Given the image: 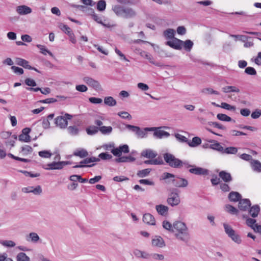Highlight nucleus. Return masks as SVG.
<instances>
[{"instance_id": "1", "label": "nucleus", "mask_w": 261, "mask_h": 261, "mask_svg": "<svg viewBox=\"0 0 261 261\" xmlns=\"http://www.w3.org/2000/svg\"><path fill=\"white\" fill-rule=\"evenodd\" d=\"M175 238L179 241L187 243L191 239L188 227L185 223L177 221L173 223Z\"/></svg>"}, {"instance_id": "2", "label": "nucleus", "mask_w": 261, "mask_h": 261, "mask_svg": "<svg viewBox=\"0 0 261 261\" xmlns=\"http://www.w3.org/2000/svg\"><path fill=\"white\" fill-rule=\"evenodd\" d=\"M112 10L118 16L125 18H134L137 15L136 12L133 8L120 5L113 6Z\"/></svg>"}, {"instance_id": "3", "label": "nucleus", "mask_w": 261, "mask_h": 261, "mask_svg": "<svg viewBox=\"0 0 261 261\" xmlns=\"http://www.w3.org/2000/svg\"><path fill=\"white\" fill-rule=\"evenodd\" d=\"M125 127L128 130L134 133L138 138H144L147 136V132L155 129V127H145L141 129L140 127L130 124H126Z\"/></svg>"}, {"instance_id": "4", "label": "nucleus", "mask_w": 261, "mask_h": 261, "mask_svg": "<svg viewBox=\"0 0 261 261\" xmlns=\"http://www.w3.org/2000/svg\"><path fill=\"white\" fill-rule=\"evenodd\" d=\"M169 178H173L172 181L174 186L178 188L186 187L188 185V181L185 178H181L175 176V175L170 173H164L163 179H166Z\"/></svg>"}, {"instance_id": "5", "label": "nucleus", "mask_w": 261, "mask_h": 261, "mask_svg": "<svg viewBox=\"0 0 261 261\" xmlns=\"http://www.w3.org/2000/svg\"><path fill=\"white\" fill-rule=\"evenodd\" d=\"M163 157L166 163L171 167L178 168L182 166V161L172 154L165 153L163 154Z\"/></svg>"}, {"instance_id": "6", "label": "nucleus", "mask_w": 261, "mask_h": 261, "mask_svg": "<svg viewBox=\"0 0 261 261\" xmlns=\"http://www.w3.org/2000/svg\"><path fill=\"white\" fill-rule=\"evenodd\" d=\"M72 117V115L66 113L64 116H60L56 118L54 120L55 123L57 126L61 128H65L68 125L67 120H70Z\"/></svg>"}, {"instance_id": "7", "label": "nucleus", "mask_w": 261, "mask_h": 261, "mask_svg": "<svg viewBox=\"0 0 261 261\" xmlns=\"http://www.w3.org/2000/svg\"><path fill=\"white\" fill-rule=\"evenodd\" d=\"M180 202L178 194L175 192H171L167 199V203L172 206L177 205Z\"/></svg>"}, {"instance_id": "8", "label": "nucleus", "mask_w": 261, "mask_h": 261, "mask_svg": "<svg viewBox=\"0 0 261 261\" xmlns=\"http://www.w3.org/2000/svg\"><path fill=\"white\" fill-rule=\"evenodd\" d=\"M151 245L153 247L162 248L166 246L164 239L160 236H155L151 240Z\"/></svg>"}, {"instance_id": "9", "label": "nucleus", "mask_w": 261, "mask_h": 261, "mask_svg": "<svg viewBox=\"0 0 261 261\" xmlns=\"http://www.w3.org/2000/svg\"><path fill=\"white\" fill-rule=\"evenodd\" d=\"M172 41H168L166 42V44L168 45L170 47L174 48L177 50L181 49V42L182 40L177 39L176 38H174L172 39Z\"/></svg>"}, {"instance_id": "10", "label": "nucleus", "mask_w": 261, "mask_h": 261, "mask_svg": "<svg viewBox=\"0 0 261 261\" xmlns=\"http://www.w3.org/2000/svg\"><path fill=\"white\" fill-rule=\"evenodd\" d=\"M22 191L24 193H33L35 195H40L42 193V190L40 186H37L35 188L34 187H28L22 188Z\"/></svg>"}, {"instance_id": "11", "label": "nucleus", "mask_w": 261, "mask_h": 261, "mask_svg": "<svg viewBox=\"0 0 261 261\" xmlns=\"http://www.w3.org/2000/svg\"><path fill=\"white\" fill-rule=\"evenodd\" d=\"M83 81L89 86L95 89H99L100 87V85L99 82L90 77H84L83 78Z\"/></svg>"}, {"instance_id": "12", "label": "nucleus", "mask_w": 261, "mask_h": 261, "mask_svg": "<svg viewBox=\"0 0 261 261\" xmlns=\"http://www.w3.org/2000/svg\"><path fill=\"white\" fill-rule=\"evenodd\" d=\"M16 11L18 14L21 15H24L30 14L32 12V9L25 5H21L17 6Z\"/></svg>"}, {"instance_id": "13", "label": "nucleus", "mask_w": 261, "mask_h": 261, "mask_svg": "<svg viewBox=\"0 0 261 261\" xmlns=\"http://www.w3.org/2000/svg\"><path fill=\"white\" fill-rule=\"evenodd\" d=\"M189 172L195 175H208L209 174V171L207 169L201 167L191 168L189 170Z\"/></svg>"}, {"instance_id": "14", "label": "nucleus", "mask_w": 261, "mask_h": 261, "mask_svg": "<svg viewBox=\"0 0 261 261\" xmlns=\"http://www.w3.org/2000/svg\"><path fill=\"white\" fill-rule=\"evenodd\" d=\"M238 206L241 211H245L251 205L250 201L248 199H240Z\"/></svg>"}, {"instance_id": "15", "label": "nucleus", "mask_w": 261, "mask_h": 261, "mask_svg": "<svg viewBox=\"0 0 261 261\" xmlns=\"http://www.w3.org/2000/svg\"><path fill=\"white\" fill-rule=\"evenodd\" d=\"M155 128L154 130L153 136L158 139H161L163 138H167L170 136L168 132L164 131L163 130L158 129L160 128Z\"/></svg>"}, {"instance_id": "16", "label": "nucleus", "mask_w": 261, "mask_h": 261, "mask_svg": "<svg viewBox=\"0 0 261 261\" xmlns=\"http://www.w3.org/2000/svg\"><path fill=\"white\" fill-rule=\"evenodd\" d=\"M46 167L44 166L43 168L45 170H60L62 169L61 162V161L56 162L54 161L51 163H49L46 165Z\"/></svg>"}, {"instance_id": "17", "label": "nucleus", "mask_w": 261, "mask_h": 261, "mask_svg": "<svg viewBox=\"0 0 261 261\" xmlns=\"http://www.w3.org/2000/svg\"><path fill=\"white\" fill-rule=\"evenodd\" d=\"M143 221L144 223L151 225H154L155 224L154 218L149 213H146L144 215Z\"/></svg>"}, {"instance_id": "18", "label": "nucleus", "mask_w": 261, "mask_h": 261, "mask_svg": "<svg viewBox=\"0 0 261 261\" xmlns=\"http://www.w3.org/2000/svg\"><path fill=\"white\" fill-rule=\"evenodd\" d=\"M208 142L214 143L213 144H210V149L217 150L221 153L223 152V147L221 145L220 143L214 140H211Z\"/></svg>"}, {"instance_id": "19", "label": "nucleus", "mask_w": 261, "mask_h": 261, "mask_svg": "<svg viewBox=\"0 0 261 261\" xmlns=\"http://www.w3.org/2000/svg\"><path fill=\"white\" fill-rule=\"evenodd\" d=\"M26 240L33 243H37L40 240V237L36 232H30L26 236Z\"/></svg>"}, {"instance_id": "20", "label": "nucleus", "mask_w": 261, "mask_h": 261, "mask_svg": "<svg viewBox=\"0 0 261 261\" xmlns=\"http://www.w3.org/2000/svg\"><path fill=\"white\" fill-rule=\"evenodd\" d=\"M256 222V220L252 218H248L246 219L247 225L253 229L255 232H258L259 228H257V226L259 225L255 224Z\"/></svg>"}, {"instance_id": "21", "label": "nucleus", "mask_w": 261, "mask_h": 261, "mask_svg": "<svg viewBox=\"0 0 261 261\" xmlns=\"http://www.w3.org/2000/svg\"><path fill=\"white\" fill-rule=\"evenodd\" d=\"M136 160V159L131 156H123L115 159V161L117 163H127V162H133Z\"/></svg>"}, {"instance_id": "22", "label": "nucleus", "mask_w": 261, "mask_h": 261, "mask_svg": "<svg viewBox=\"0 0 261 261\" xmlns=\"http://www.w3.org/2000/svg\"><path fill=\"white\" fill-rule=\"evenodd\" d=\"M219 177L226 182H230L232 178L230 174L225 171H221L219 173Z\"/></svg>"}, {"instance_id": "23", "label": "nucleus", "mask_w": 261, "mask_h": 261, "mask_svg": "<svg viewBox=\"0 0 261 261\" xmlns=\"http://www.w3.org/2000/svg\"><path fill=\"white\" fill-rule=\"evenodd\" d=\"M155 208L158 213L163 216H166L168 212V207L164 205L160 204L155 206Z\"/></svg>"}, {"instance_id": "24", "label": "nucleus", "mask_w": 261, "mask_h": 261, "mask_svg": "<svg viewBox=\"0 0 261 261\" xmlns=\"http://www.w3.org/2000/svg\"><path fill=\"white\" fill-rule=\"evenodd\" d=\"M15 62L17 65L22 66L24 68L28 69L31 68V66L29 65V62L23 59L17 58L16 59Z\"/></svg>"}, {"instance_id": "25", "label": "nucleus", "mask_w": 261, "mask_h": 261, "mask_svg": "<svg viewBox=\"0 0 261 261\" xmlns=\"http://www.w3.org/2000/svg\"><path fill=\"white\" fill-rule=\"evenodd\" d=\"M175 31L173 29H168L163 32V36L166 39H172L175 38Z\"/></svg>"}, {"instance_id": "26", "label": "nucleus", "mask_w": 261, "mask_h": 261, "mask_svg": "<svg viewBox=\"0 0 261 261\" xmlns=\"http://www.w3.org/2000/svg\"><path fill=\"white\" fill-rule=\"evenodd\" d=\"M73 154L81 158H84L88 156V152L86 149L80 148L74 151Z\"/></svg>"}, {"instance_id": "27", "label": "nucleus", "mask_w": 261, "mask_h": 261, "mask_svg": "<svg viewBox=\"0 0 261 261\" xmlns=\"http://www.w3.org/2000/svg\"><path fill=\"white\" fill-rule=\"evenodd\" d=\"M141 155L148 159H153L157 155V153L151 149H146L142 151Z\"/></svg>"}, {"instance_id": "28", "label": "nucleus", "mask_w": 261, "mask_h": 261, "mask_svg": "<svg viewBox=\"0 0 261 261\" xmlns=\"http://www.w3.org/2000/svg\"><path fill=\"white\" fill-rule=\"evenodd\" d=\"M241 195L237 192H231L228 195V198L230 201L237 202L241 199Z\"/></svg>"}, {"instance_id": "29", "label": "nucleus", "mask_w": 261, "mask_h": 261, "mask_svg": "<svg viewBox=\"0 0 261 261\" xmlns=\"http://www.w3.org/2000/svg\"><path fill=\"white\" fill-rule=\"evenodd\" d=\"M260 211V207L258 205H254L250 207L249 213L253 218L256 217Z\"/></svg>"}, {"instance_id": "30", "label": "nucleus", "mask_w": 261, "mask_h": 261, "mask_svg": "<svg viewBox=\"0 0 261 261\" xmlns=\"http://www.w3.org/2000/svg\"><path fill=\"white\" fill-rule=\"evenodd\" d=\"M181 44V48L183 47L186 51H190L193 46V42L191 40H187L185 41H182Z\"/></svg>"}, {"instance_id": "31", "label": "nucleus", "mask_w": 261, "mask_h": 261, "mask_svg": "<svg viewBox=\"0 0 261 261\" xmlns=\"http://www.w3.org/2000/svg\"><path fill=\"white\" fill-rule=\"evenodd\" d=\"M150 258L154 261H163L165 259V256L163 254L158 253H150Z\"/></svg>"}, {"instance_id": "32", "label": "nucleus", "mask_w": 261, "mask_h": 261, "mask_svg": "<svg viewBox=\"0 0 261 261\" xmlns=\"http://www.w3.org/2000/svg\"><path fill=\"white\" fill-rule=\"evenodd\" d=\"M86 131L89 135H94L99 131V127L94 125H90L86 128Z\"/></svg>"}, {"instance_id": "33", "label": "nucleus", "mask_w": 261, "mask_h": 261, "mask_svg": "<svg viewBox=\"0 0 261 261\" xmlns=\"http://www.w3.org/2000/svg\"><path fill=\"white\" fill-rule=\"evenodd\" d=\"M104 103L110 107L114 106L117 103L116 100L112 96L106 97L104 99Z\"/></svg>"}, {"instance_id": "34", "label": "nucleus", "mask_w": 261, "mask_h": 261, "mask_svg": "<svg viewBox=\"0 0 261 261\" xmlns=\"http://www.w3.org/2000/svg\"><path fill=\"white\" fill-rule=\"evenodd\" d=\"M163 227L165 229L171 232H174L175 231L173 228V224H172L168 221L165 220L163 222Z\"/></svg>"}, {"instance_id": "35", "label": "nucleus", "mask_w": 261, "mask_h": 261, "mask_svg": "<svg viewBox=\"0 0 261 261\" xmlns=\"http://www.w3.org/2000/svg\"><path fill=\"white\" fill-rule=\"evenodd\" d=\"M201 143V140L199 137H194L192 138V141L188 142V144L190 147H196L200 145Z\"/></svg>"}, {"instance_id": "36", "label": "nucleus", "mask_w": 261, "mask_h": 261, "mask_svg": "<svg viewBox=\"0 0 261 261\" xmlns=\"http://www.w3.org/2000/svg\"><path fill=\"white\" fill-rule=\"evenodd\" d=\"M151 170L150 168L139 170L137 172V175L140 178L145 177L149 174Z\"/></svg>"}, {"instance_id": "37", "label": "nucleus", "mask_w": 261, "mask_h": 261, "mask_svg": "<svg viewBox=\"0 0 261 261\" xmlns=\"http://www.w3.org/2000/svg\"><path fill=\"white\" fill-rule=\"evenodd\" d=\"M112 127L110 126H102L99 127V130L102 134L103 135H109L112 132Z\"/></svg>"}, {"instance_id": "38", "label": "nucleus", "mask_w": 261, "mask_h": 261, "mask_svg": "<svg viewBox=\"0 0 261 261\" xmlns=\"http://www.w3.org/2000/svg\"><path fill=\"white\" fill-rule=\"evenodd\" d=\"M222 90L224 93H229L230 92H240V89L235 86H226L222 88Z\"/></svg>"}, {"instance_id": "39", "label": "nucleus", "mask_w": 261, "mask_h": 261, "mask_svg": "<svg viewBox=\"0 0 261 261\" xmlns=\"http://www.w3.org/2000/svg\"><path fill=\"white\" fill-rule=\"evenodd\" d=\"M100 161V159L99 158L94 157V156H91L90 158H87L85 159L84 160L80 162V164H88L89 163H93V162H96Z\"/></svg>"}, {"instance_id": "40", "label": "nucleus", "mask_w": 261, "mask_h": 261, "mask_svg": "<svg viewBox=\"0 0 261 261\" xmlns=\"http://www.w3.org/2000/svg\"><path fill=\"white\" fill-rule=\"evenodd\" d=\"M252 167L254 171L261 172V163L257 160H254L252 162Z\"/></svg>"}, {"instance_id": "41", "label": "nucleus", "mask_w": 261, "mask_h": 261, "mask_svg": "<svg viewBox=\"0 0 261 261\" xmlns=\"http://www.w3.org/2000/svg\"><path fill=\"white\" fill-rule=\"evenodd\" d=\"M225 209L226 211H227L228 213L231 214L237 215L239 212L238 209H237L236 207L230 204H226L225 206Z\"/></svg>"}, {"instance_id": "42", "label": "nucleus", "mask_w": 261, "mask_h": 261, "mask_svg": "<svg viewBox=\"0 0 261 261\" xmlns=\"http://www.w3.org/2000/svg\"><path fill=\"white\" fill-rule=\"evenodd\" d=\"M106 8V2L105 0H99L97 3V9L100 12H103Z\"/></svg>"}, {"instance_id": "43", "label": "nucleus", "mask_w": 261, "mask_h": 261, "mask_svg": "<svg viewBox=\"0 0 261 261\" xmlns=\"http://www.w3.org/2000/svg\"><path fill=\"white\" fill-rule=\"evenodd\" d=\"M17 261H30V257L23 252H20L17 255Z\"/></svg>"}, {"instance_id": "44", "label": "nucleus", "mask_w": 261, "mask_h": 261, "mask_svg": "<svg viewBox=\"0 0 261 261\" xmlns=\"http://www.w3.org/2000/svg\"><path fill=\"white\" fill-rule=\"evenodd\" d=\"M223 227L225 233L228 235V237L230 236L235 231L232 228L226 223H223Z\"/></svg>"}, {"instance_id": "45", "label": "nucleus", "mask_w": 261, "mask_h": 261, "mask_svg": "<svg viewBox=\"0 0 261 261\" xmlns=\"http://www.w3.org/2000/svg\"><path fill=\"white\" fill-rule=\"evenodd\" d=\"M0 244L7 247H13L16 245L15 243L11 240H0Z\"/></svg>"}, {"instance_id": "46", "label": "nucleus", "mask_w": 261, "mask_h": 261, "mask_svg": "<svg viewBox=\"0 0 261 261\" xmlns=\"http://www.w3.org/2000/svg\"><path fill=\"white\" fill-rule=\"evenodd\" d=\"M238 152V148L235 147H228L225 149L223 148V153L226 154H236Z\"/></svg>"}, {"instance_id": "47", "label": "nucleus", "mask_w": 261, "mask_h": 261, "mask_svg": "<svg viewBox=\"0 0 261 261\" xmlns=\"http://www.w3.org/2000/svg\"><path fill=\"white\" fill-rule=\"evenodd\" d=\"M67 130L69 134L72 136L77 135L79 132V129L76 126H69Z\"/></svg>"}, {"instance_id": "48", "label": "nucleus", "mask_w": 261, "mask_h": 261, "mask_svg": "<svg viewBox=\"0 0 261 261\" xmlns=\"http://www.w3.org/2000/svg\"><path fill=\"white\" fill-rule=\"evenodd\" d=\"M217 118L223 121L229 122L231 121V118L229 116L226 115V114L219 113L217 115Z\"/></svg>"}, {"instance_id": "49", "label": "nucleus", "mask_w": 261, "mask_h": 261, "mask_svg": "<svg viewBox=\"0 0 261 261\" xmlns=\"http://www.w3.org/2000/svg\"><path fill=\"white\" fill-rule=\"evenodd\" d=\"M235 243L240 244L242 242L241 237L238 234L236 233V232H233L230 236L229 237Z\"/></svg>"}, {"instance_id": "50", "label": "nucleus", "mask_w": 261, "mask_h": 261, "mask_svg": "<svg viewBox=\"0 0 261 261\" xmlns=\"http://www.w3.org/2000/svg\"><path fill=\"white\" fill-rule=\"evenodd\" d=\"M37 47L40 50L41 53L46 55V53L48 54L50 56L53 57V54L51 52L48 50L43 45L38 44L37 45Z\"/></svg>"}, {"instance_id": "51", "label": "nucleus", "mask_w": 261, "mask_h": 261, "mask_svg": "<svg viewBox=\"0 0 261 261\" xmlns=\"http://www.w3.org/2000/svg\"><path fill=\"white\" fill-rule=\"evenodd\" d=\"M112 155L108 152H102L98 155V158L100 160H109L112 158Z\"/></svg>"}, {"instance_id": "52", "label": "nucleus", "mask_w": 261, "mask_h": 261, "mask_svg": "<svg viewBox=\"0 0 261 261\" xmlns=\"http://www.w3.org/2000/svg\"><path fill=\"white\" fill-rule=\"evenodd\" d=\"M245 73L248 75H255L256 74V70L252 67H247L244 71Z\"/></svg>"}, {"instance_id": "53", "label": "nucleus", "mask_w": 261, "mask_h": 261, "mask_svg": "<svg viewBox=\"0 0 261 261\" xmlns=\"http://www.w3.org/2000/svg\"><path fill=\"white\" fill-rule=\"evenodd\" d=\"M220 107L229 111H234L236 110V107L234 106H231L226 102H222Z\"/></svg>"}, {"instance_id": "54", "label": "nucleus", "mask_w": 261, "mask_h": 261, "mask_svg": "<svg viewBox=\"0 0 261 261\" xmlns=\"http://www.w3.org/2000/svg\"><path fill=\"white\" fill-rule=\"evenodd\" d=\"M90 11L92 12V14L91 15L92 19H93L95 21H96L97 23H100L101 24L102 23V19L100 17L98 16L96 14L94 13V10L90 8Z\"/></svg>"}, {"instance_id": "55", "label": "nucleus", "mask_w": 261, "mask_h": 261, "mask_svg": "<svg viewBox=\"0 0 261 261\" xmlns=\"http://www.w3.org/2000/svg\"><path fill=\"white\" fill-rule=\"evenodd\" d=\"M39 155L44 158H49L51 156V153L48 150L40 151L38 153Z\"/></svg>"}, {"instance_id": "56", "label": "nucleus", "mask_w": 261, "mask_h": 261, "mask_svg": "<svg viewBox=\"0 0 261 261\" xmlns=\"http://www.w3.org/2000/svg\"><path fill=\"white\" fill-rule=\"evenodd\" d=\"M19 140L22 142H29L31 141V137L21 134L19 136Z\"/></svg>"}, {"instance_id": "57", "label": "nucleus", "mask_w": 261, "mask_h": 261, "mask_svg": "<svg viewBox=\"0 0 261 261\" xmlns=\"http://www.w3.org/2000/svg\"><path fill=\"white\" fill-rule=\"evenodd\" d=\"M24 83L28 86L32 87H35L37 85L36 82L34 80L30 78H27L24 81Z\"/></svg>"}, {"instance_id": "58", "label": "nucleus", "mask_w": 261, "mask_h": 261, "mask_svg": "<svg viewBox=\"0 0 261 261\" xmlns=\"http://www.w3.org/2000/svg\"><path fill=\"white\" fill-rule=\"evenodd\" d=\"M118 115L124 119L130 120L132 119V116L126 112H120L118 113Z\"/></svg>"}, {"instance_id": "59", "label": "nucleus", "mask_w": 261, "mask_h": 261, "mask_svg": "<svg viewBox=\"0 0 261 261\" xmlns=\"http://www.w3.org/2000/svg\"><path fill=\"white\" fill-rule=\"evenodd\" d=\"M111 152L114 155L118 156V158H120L122 154L119 147L115 148L114 147V148L111 149Z\"/></svg>"}, {"instance_id": "60", "label": "nucleus", "mask_w": 261, "mask_h": 261, "mask_svg": "<svg viewBox=\"0 0 261 261\" xmlns=\"http://www.w3.org/2000/svg\"><path fill=\"white\" fill-rule=\"evenodd\" d=\"M261 116V110L256 109L253 111L251 115V118L253 119H257Z\"/></svg>"}, {"instance_id": "61", "label": "nucleus", "mask_w": 261, "mask_h": 261, "mask_svg": "<svg viewBox=\"0 0 261 261\" xmlns=\"http://www.w3.org/2000/svg\"><path fill=\"white\" fill-rule=\"evenodd\" d=\"M11 69L15 73H17L20 75L22 74L24 72V71L22 68L15 66H12Z\"/></svg>"}, {"instance_id": "62", "label": "nucleus", "mask_w": 261, "mask_h": 261, "mask_svg": "<svg viewBox=\"0 0 261 261\" xmlns=\"http://www.w3.org/2000/svg\"><path fill=\"white\" fill-rule=\"evenodd\" d=\"M21 151L23 152L24 154H27L29 152H32L33 149L30 146L25 145L21 147Z\"/></svg>"}, {"instance_id": "63", "label": "nucleus", "mask_w": 261, "mask_h": 261, "mask_svg": "<svg viewBox=\"0 0 261 261\" xmlns=\"http://www.w3.org/2000/svg\"><path fill=\"white\" fill-rule=\"evenodd\" d=\"M89 100L91 103H94V104L100 103L102 101V100L101 98L94 97H90L89 98Z\"/></svg>"}, {"instance_id": "64", "label": "nucleus", "mask_w": 261, "mask_h": 261, "mask_svg": "<svg viewBox=\"0 0 261 261\" xmlns=\"http://www.w3.org/2000/svg\"><path fill=\"white\" fill-rule=\"evenodd\" d=\"M75 89L81 92H85L88 90V88L84 85H79L75 87Z\"/></svg>"}]
</instances>
